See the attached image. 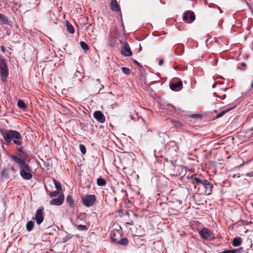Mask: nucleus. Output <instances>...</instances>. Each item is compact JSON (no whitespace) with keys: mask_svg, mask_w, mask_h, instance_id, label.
<instances>
[{"mask_svg":"<svg viewBox=\"0 0 253 253\" xmlns=\"http://www.w3.org/2000/svg\"><path fill=\"white\" fill-rule=\"evenodd\" d=\"M18 153L17 155H12L11 159L16 162L20 169L21 176L25 180H30L32 178V170L30 166L26 163L28 158V154L22 151L21 148L18 149Z\"/></svg>","mask_w":253,"mask_h":253,"instance_id":"1","label":"nucleus"},{"mask_svg":"<svg viewBox=\"0 0 253 253\" xmlns=\"http://www.w3.org/2000/svg\"><path fill=\"white\" fill-rule=\"evenodd\" d=\"M34 226V222L32 221H29L26 224V229L30 232L33 230Z\"/></svg>","mask_w":253,"mask_h":253,"instance_id":"21","label":"nucleus"},{"mask_svg":"<svg viewBox=\"0 0 253 253\" xmlns=\"http://www.w3.org/2000/svg\"><path fill=\"white\" fill-rule=\"evenodd\" d=\"M251 87L252 88H253V80H252V83H251Z\"/></svg>","mask_w":253,"mask_h":253,"instance_id":"38","label":"nucleus"},{"mask_svg":"<svg viewBox=\"0 0 253 253\" xmlns=\"http://www.w3.org/2000/svg\"><path fill=\"white\" fill-rule=\"evenodd\" d=\"M44 215L43 208H40L36 211L35 216L33 217V219H35L38 225H40L43 221Z\"/></svg>","mask_w":253,"mask_h":253,"instance_id":"7","label":"nucleus"},{"mask_svg":"<svg viewBox=\"0 0 253 253\" xmlns=\"http://www.w3.org/2000/svg\"><path fill=\"white\" fill-rule=\"evenodd\" d=\"M9 174V172L7 169H3L1 170V176L3 178H7Z\"/></svg>","mask_w":253,"mask_h":253,"instance_id":"22","label":"nucleus"},{"mask_svg":"<svg viewBox=\"0 0 253 253\" xmlns=\"http://www.w3.org/2000/svg\"><path fill=\"white\" fill-rule=\"evenodd\" d=\"M170 88L173 91H179L182 87V82L179 80L176 83H172L169 85Z\"/></svg>","mask_w":253,"mask_h":253,"instance_id":"12","label":"nucleus"},{"mask_svg":"<svg viewBox=\"0 0 253 253\" xmlns=\"http://www.w3.org/2000/svg\"><path fill=\"white\" fill-rule=\"evenodd\" d=\"M80 45L83 49L84 50H87L89 49L88 45L84 42H80Z\"/></svg>","mask_w":253,"mask_h":253,"instance_id":"26","label":"nucleus"},{"mask_svg":"<svg viewBox=\"0 0 253 253\" xmlns=\"http://www.w3.org/2000/svg\"><path fill=\"white\" fill-rule=\"evenodd\" d=\"M64 200V197L63 194L60 195L57 198H54L50 201V204L51 205L60 206L62 205Z\"/></svg>","mask_w":253,"mask_h":253,"instance_id":"11","label":"nucleus"},{"mask_svg":"<svg viewBox=\"0 0 253 253\" xmlns=\"http://www.w3.org/2000/svg\"><path fill=\"white\" fill-rule=\"evenodd\" d=\"M121 53L125 56H129L131 55L130 49L126 45L121 49Z\"/></svg>","mask_w":253,"mask_h":253,"instance_id":"15","label":"nucleus"},{"mask_svg":"<svg viewBox=\"0 0 253 253\" xmlns=\"http://www.w3.org/2000/svg\"><path fill=\"white\" fill-rule=\"evenodd\" d=\"M240 251L239 249H233V250H227L223 251L221 253H237Z\"/></svg>","mask_w":253,"mask_h":253,"instance_id":"28","label":"nucleus"},{"mask_svg":"<svg viewBox=\"0 0 253 253\" xmlns=\"http://www.w3.org/2000/svg\"><path fill=\"white\" fill-rule=\"evenodd\" d=\"M240 224L243 225H247L249 223V222L248 221L243 220H241L240 221Z\"/></svg>","mask_w":253,"mask_h":253,"instance_id":"33","label":"nucleus"},{"mask_svg":"<svg viewBox=\"0 0 253 253\" xmlns=\"http://www.w3.org/2000/svg\"><path fill=\"white\" fill-rule=\"evenodd\" d=\"M164 63V60L163 59H161L160 60L159 62V65H162Z\"/></svg>","mask_w":253,"mask_h":253,"instance_id":"35","label":"nucleus"},{"mask_svg":"<svg viewBox=\"0 0 253 253\" xmlns=\"http://www.w3.org/2000/svg\"><path fill=\"white\" fill-rule=\"evenodd\" d=\"M233 108H227V109L224 110V111H221V112H220L219 114H218L216 116V118H220L221 117H222V116H223L226 113L230 111Z\"/></svg>","mask_w":253,"mask_h":253,"instance_id":"24","label":"nucleus"},{"mask_svg":"<svg viewBox=\"0 0 253 253\" xmlns=\"http://www.w3.org/2000/svg\"><path fill=\"white\" fill-rule=\"evenodd\" d=\"M128 243V241L127 238H125L123 239H120L116 243V244H118L119 245H123V246H126L127 245Z\"/></svg>","mask_w":253,"mask_h":253,"instance_id":"19","label":"nucleus"},{"mask_svg":"<svg viewBox=\"0 0 253 253\" xmlns=\"http://www.w3.org/2000/svg\"><path fill=\"white\" fill-rule=\"evenodd\" d=\"M214 95L216 96V93H214Z\"/></svg>","mask_w":253,"mask_h":253,"instance_id":"41","label":"nucleus"},{"mask_svg":"<svg viewBox=\"0 0 253 253\" xmlns=\"http://www.w3.org/2000/svg\"><path fill=\"white\" fill-rule=\"evenodd\" d=\"M67 30L68 32L71 34H73L75 32L74 28L72 25L68 21L66 23Z\"/></svg>","mask_w":253,"mask_h":253,"instance_id":"18","label":"nucleus"},{"mask_svg":"<svg viewBox=\"0 0 253 253\" xmlns=\"http://www.w3.org/2000/svg\"><path fill=\"white\" fill-rule=\"evenodd\" d=\"M212 185L208 180L204 179L203 182L198 186V191L201 194L210 195L212 192Z\"/></svg>","mask_w":253,"mask_h":253,"instance_id":"3","label":"nucleus"},{"mask_svg":"<svg viewBox=\"0 0 253 253\" xmlns=\"http://www.w3.org/2000/svg\"><path fill=\"white\" fill-rule=\"evenodd\" d=\"M225 97H226L225 94H224V95H223V97H221V98H220V99H224L225 98Z\"/></svg>","mask_w":253,"mask_h":253,"instance_id":"37","label":"nucleus"},{"mask_svg":"<svg viewBox=\"0 0 253 253\" xmlns=\"http://www.w3.org/2000/svg\"><path fill=\"white\" fill-rule=\"evenodd\" d=\"M121 69L125 74L127 75H129L131 72V70L129 68L126 67H122Z\"/></svg>","mask_w":253,"mask_h":253,"instance_id":"29","label":"nucleus"},{"mask_svg":"<svg viewBox=\"0 0 253 253\" xmlns=\"http://www.w3.org/2000/svg\"><path fill=\"white\" fill-rule=\"evenodd\" d=\"M97 184L99 186H104L106 184V181L103 178H99L97 180Z\"/></svg>","mask_w":253,"mask_h":253,"instance_id":"23","label":"nucleus"},{"mask_svg":"<svg viewBox=\"0 0 253 253\" xmlns=\"http://www.w3.org/2000/svg\"><path fill=\"white\" fill-rule=\"evenodd\" d=\"M81 198L83 205L87 207L93 206L96 200L94 195H85Z\"/></svg>","mask_w":253,"mask_h":253,"instance_id":"5","label":"nucleus"},{"mask_svg":"<svg viewBox=\"0 0 253 253\" xmlns=\"http://www.w3.org/2000/svg\"><path fill=\"white\" fill-rule=\"evenodd\" d=\"M134 62L138 66H139V67H141V65L137 61H135L134 60Z\"/></svg>","mask_w":253,"mask_h":253,"instance_id":"34","label":"nucleus"},{"mask_svg":"<svg viewBox=\"0 0 253 253\" xmlns=\"http://www.w3.org/2000/svg\"><path fill=\"white\" fill-rule=\"evenodd\" d=\"M242 65L243 66H246V64L245 63H242Z\"/></svg>","mask_w":253,"mask_h":253,"instance_id":"40","label":"nucleus"},{"mask_svg":"<svg viewBox=\"0 0 253 253\" xmlns=\"http://www.w3.org/2000/svg\"><path fill=\"white\" fill-rule=\"evenodd\" d=\"M0 22L2 24H6L8 23V18L4 15L0 13Z\"/></svg>","mask_w":253,"mask_h":253,"instance_id":"20","label":"nucleus"},{"mask_svg":"<svg viewBox=\"0 0 253 253\" xmlns=\"http://www.w3.org/2000/svg\"><path fill=\"white\" fill-rule=\"evenodd\" d=\"M111 9L115 12L120 11V7L116 0H112L111 2Z\"/></svg>","mask_w":253,"mask_h":253,"instance_id":"14","label":"nucleus"},{"mask_svg":"<svg viewBox=\"0 0 253 253\" xmlns=\"http://www.w3.org/2000/svg\"><path fill=\"white\" fill-rule=\"evenodd\" d=\"M0 132L6 143H10L13 141L16 145H21L22 137L19 132L13 130H7L5 128H1Z\"/></svg>","mask_w":253,"mask_h":253,"instance_id":"2","label":"nucleus"},{"mask_svg":"<svg viewBox=\"0 0 253 253\" xmlns=\"http://www.w3.org/2000/svg\"><path fill=\"white\" fill-rule=\"evenodd\" d=\"M191 179L192 180V183L194 185L195 188H198V186L200 185L201 183L203 182V180L204 179L195 175H192Z\"/></svg>","mask_w":253,"mask_h":253,"instance_id":"13","label":"nucleus"},{"mask_svg":"<svg viewBox=\"0 0 253 253\" xmlns=\"http://www.w3.org/2000/svg\"><path fill=\"white\" fill-rule=\"evenodd\" d=\"M0 70L1 80L5 82L8 76V70L6 62L3 59H0Z\"/></svg>","mask_w":253,"mask_h":253,"instance_id":"4","label":"nucleus"},{"mask_svg":"<svg viewBox=\"0 0 253 253\" xmlns=\"http://www.w3.org/2000/svg\"><path fill=\"white\" fill-rule=\"evenodd\" d=\"M77 229L80 230L85 231L87 230V227L85 225L80 224L78 225Z\"/></svg>","mask_w":253,"mask_h":253,"instance_id":"30","label":"nucleus"},{"mask_svg":"<svg viewBox=\"0 0 253 253\" xmlns=\"http://www.w3.org/2000/svg\"><path fill=\"white\" fill-rule=\"evenodd\" d=\"M242 239L240 237H235L233 239L232 245L234 247H238L241 245Z\"/></svg>","mask_w":253,"mask_h":253,"instance_id":"16","label":"nucleus"},{"mask_svg":"<svg viewBox=\"0 0 253 253\" xmlns=\"http://www.w3.org/2000/svg\"><path fill=\"white\" fill-rule=\"evenodd\" d=\"M195 16L194 13L192 11H187L185 12L184 15L183 17V20L187 23H190L194 21Z\"/></svg>","mask_w":253,"mask_h":253,"instance_id":"8","label":"nucleus"},{"mask_svg":"<svg viewBox=\"0 0 253 253\" xmlns=\"http://www.w3.org/2000/svg\"><path fill=\"white\" fill-rule=\"evenodd\" d=\"M66 202L71 208L75 207V204L72 197L71 195H68L66 198Z\"/></svg>","mask_w":253,"mask_h":253,"instance_id":"17","label":"nucleus"},{"mask_svg":"<svg viewBox=\"0 0 253 253\" xmlns=\"http://www.w3.org/2000/svg\"><path fill=\"white\" fill-rule=\"evenodd\" d=\"M215 85H216V84H215V83L213 84V85H212V87L213 88L215 87Z\"/></svg>","mask_w":253,"mask_h":253,"instance_id":"39","label":"nucleus"},{"mask_svg":"<svg viewBox=\"0 0 253 253\" xmlns=\"http://www.w3.org/2000/svg\"><path fill=\"white\" fill-rule=\"evenodd\" d=\"M110 236L111 241L116 243L122 237L121 231L119 230L114 229L111 231Z\"/></svg>","mask_w":253,"mask_h":253,"instance_id":"9","label":"nucleus"},{"mask_svg":"<svg viewBox=\"0 0 253 253\" xmlns=\"http://www.w3.org/2000/svg\"><path fill=\"white\" fill-rule=\"evenodd\" d=\"M94 118L99 123H103L105 121V117L100 111H95L93 113Z\"/></svg>","mask_w":253,"mask_h":253,"instance_id":"10","label":"nucleus"},{"mask_svg":"<svg viewBox=\"0 0 253 253\" xmlns=\"http://www.w3.org/2000/svg\"><path fill=\"white\" fill-rule=\"evenodd\" d=\"M59 191L57 190V191H55L54 192H50L49 194V195L51 197H56L59 194Z\"/></svg>","mask_w":253,"mask_h":253,"instance_id":"32","label":"nucleus"},{"mask_svg":"<svg viewBox=\"0 0 253 253\" xmlns=\"http://www.w3.org/2000/svg\"><path fill=\"white\" fill-rule=\"evenodd\" d=\"M17 105L20 108H22V109H25L26 108V104L25 103V102L22 100H19L18 101V103H17Z\"/></svg>","mask_w":253,"mask_h":253,"instance_id":"25","label":"nucleus"},{"mask_svg":"<svg viewBox=\"0 0 253 253\" xmlns=\"http://www.w3.org/2000/svg\"><path fill=\"white\" fill-rule=\"evenodd\" d=\"M197 116H198V115H197V114H193L192 115V117L193 118H195L197 117Z\"/></svg>","mask_w":253,"mask_h":253,"instance_id":"36","label":"nucleus"},{"mask_svg":"<svg viewBox=\"0 0 253 253\" xmlns=\"http://www.w3.org/2000/svg\"><path fill=\"white\" fill-rule=\"evenodd\" d=\"M199 233L201 237L203 239H211L213 238V234L212 231L207 228L201 229Z\"/></svg>","mask_w":253,"mask_h":253,"instance_id":"6","label":"nucleus"},{"mask_svg":"<svg viewBox=\"0 0 253 253\" xmlns=\"http://www.w3.org/2000/svg\"><path fill=\"white\" fill-rule=\"evenodd\" d=\"M79 147L82 153L83 154H85L86 153V148L85 146L83 144H80Z\"/></svg>","mask_w":253,"mask_h":253,"instance_id":"31","label":"nucleus"},{"mask_svg":"<svg viewBox=\"0 0 253 253\" xmlns=\"http://www.w3.org/2000/svg\"><path fill=\"white\" fill-rule=\"evenodd\" d=\"M53 181L57 190H58V191H61L62 190V187L60 184L58 182L56 181L55 179H53Z\"/></svg>","mask_w":253,"mask_h":253,"instance_id":"27","label":"nucleus"}]
</instances>
